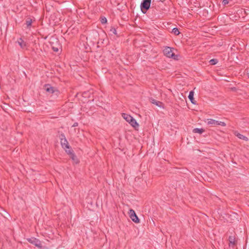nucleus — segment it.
Wrapping results in <instances>:
<instances>
[{
  "label": "nucleus",
  "instance_id": "obj_26",
  "mask_svg": "<svg viewBox=\"0 0 249 249\" xmlns=\"http://www.w3.org/2000/svg\"><path fill=\"white\" fill-rule=\"evenodd\" d=\"M248 77L249 78V74H248Z\"/></svg>",
  "mask_w": 249,
  "mask_h": 249
},
{
  "label": "nucleus",
  "instance_id": "obj_6",
  "mask_svg": "<svg viewBox=\"0 0 249 249\" xmlns=\"http://www.w3.org/2000/svg\"><path fill=\"white\" fill-rule=\"evenodd\" d=\"M129 214L130 218L133 222L136 223H139L140 222V219L133 210L130 209L129 210Z\"/></svg>",
  "mask_w": 249,
  "mask_h": 249
},
{
  "label": "nucleus",
  "instance_id": "obj_21",
  "mask_svg": "<svg viewBox=\"0 0 249 249\" xmlns=\"http://www.w3.org/2000/svg\"><path fill=\"white\" fill-rule=\"evenodd\" d=\"M60 141H62L63 140H66V138L65 136L64 133H61L60 135Z\"/></svg>",
  "mask_w": 249,
  "mask_h": 249
},
{
  "label": "nucleus",
  "instance_id": "obj_19",
  "mask_svg": "<svg viewBox=\"0 0 249 249\" xmlns=\"http://www.w3.org/2000/svg\"><path fill=\"white\" fill-rule=\"evenodd\" d=\"M109 32L111 34H112L115 35H117V31L114 27H111L110 29L109 30Z\"/></svg>",
  "mask_w": 249,
  "mask_h": 249
},
{
  "label": "nucleus",
  "instance_id": "obj_16",
  "mask_svg": "<svg viewBox=\"0 0 249 249\" xmlns=\"http://www.w3.org/2000/svg\"><path fill=\"white\" fill-rule=\"evenodd\" d=\"M65 150L66 152L70 155V156H74V152L73 150L70 149H64Z\"/></svg>",
  "mask_w": 249,
  "mask_h": 249
},
{
  "label": "nucleus",
  "instance_id": "obj_1",
  "mask_svg": "<svg viewBox=\"0 0 249 249\" xmlns=\"http://www.w3.org/2000/svg\"><path fill=\"white\" fill-rule=\"evenodd\" d=\"M123 118L128 122L130 125L134 128H136L139 126V124L131 116L126 113H123L122 115Z\"/></svg>",
  "mask_w": 249,
  "mask_h": 249
},
{
  "label": "nucleus",
  "instance_id": "obj_25",
  "mask_svg": "<svg viewBox=\"0 0 249 249\" xmlns=\"http://www.w3.org/2000/svg\"><path fill=\"white\" fill-rule=\"evenodd\" d=\"M70 157L73 160H74L75 159H76V156L75 155V154H74V156L73 157L72 156H70Z\"/></svg>",
  "mask_w": 249,
  "mask_h": 249
},
{
  "label": "nucleus",
  "instance_id": "obj_17",
  "mask_svg": "<svg viewBox=\"0 0 249 249\" xmlns=\"http://www.w3.org/2000/svg\"><path fill=\"white\" fill-rule=\"evenodd\" d=\"M218 60L217 59H214V58L211 59L209 61L210 64L212 65H214L218 63Z\"/></svg>",
  "mask_w": 249,
  "mask_h": 249
},
{
  "label": "nucleus",
  "instance_id": "obj_15",
  "mask_svg": "<svg viewBox=\"0 0 249 249\" xmlns=\"http://www.w3.org/2000/svg\"><path fill=\"white\" fill-rule=\"evenodd\" d=\"M32 23V20L30 18H28L26 19V23H25L27 28H29L31 26Z\"/></svg>",
  "mask_w": 249,
  "mask_h": 249
},
{
  "label": "nucleus",
  "instance_id": "obj_5",
  "mask_svg": "<svg viewBox=\"0 0 249 249\" xmlns=\"http://www.w3.org/2000/svg\"><path fill=\"white\" fill-rule=\"evenodd\" d=\"M44 89L46 92L50 93H55L57 96L59 93V91L56 88L51 86L50 84H45L44 85Z\"/></svg>",
  "mask_w": 249,
  "mask_h": 249
},
{
  "label": "nucleus",
  "instance_id": "obj_20",
  "mask_svg": "<svg viewBox=\"0 0 249 249\" xmlns=\"http://www.w3.org/2000/svg\"><path fill=\"white\" fill-rule=\"evenodd\" d=\"M100 20L101 23L103 24H105L107 22V19L105 17H101Z\"/></svg>",
  "mask_w": 249,
  "mask_h": 249
},
{
  "label": "nucleus",
  "instance_id": "obj_2",
  "mask_svg": "<svg viewBox=\"0 0 249 249\" xmlns=\"http://www.w3.org/2000/svg\"><path fill=\"white\" fill-rule=\"evenodd\" d=\"M173 48L170 47H166L163 50L164 54L167 57L172 58L175 60L178 59V56L175 55L173 52Z\"/></svg>",
  "mask_w": 249,
  "mask_h": 249
},
{
  "label": "nucleus",
  "instance_id": "obj_4",
  "mask_svg": "<svg viewBox=\"0 0 249 249\" xmlns=\"http://www.w3.org/2000/svg\"><path fill=\"white\" fill-rule=\"evenodd\" d=\"M207 124L212 126H216L217 125L225 126L226 125V124L223 122L216 121L212 119H207Z\"/></svg>",
  "mask_w": 249,
  "mask_h": 249
},
{
  "label": "nucleus",
  "instance_id": "obj_24",
  "mask_svg": "<svg viewBox=\"0 0 249 249\" xmlns=\"http://www.w3.org/2000/svg\"><path fill=\"white\" fill-rule=\"evenodd\" d=\"M78 123H77V122H75V123L73 124V125H72V127H76V126H78Z\"/></svg>",
  "mask_w": 249,
  "mask_h": 249
},
{
  "label": "nucleus",
  "instance_id": "obj_11",
  "mask_svg": "<svg viewBox=\"0 0 249 249\" xmlns=\"http://www.w3.org/2000/svg\"><path fill=\"white\" fill-rule=\"evenodd\" d=\"M194 92L193 90H191L189 92L188 98L190 100L191 102L194 105L196 104V101L195 100L194 98Z\"/></svg>",
  "mask_w": 249,
  "mask_h": 249
},
{
  "label": "nucleus",
  "instance_id": "obj_3",
  "mask_svg": "<svg viewBox=\"0 0 249 249\" xmlns=\"http://www.w3.org/2000/svg\"><path fill=\"white\" fill-rule=\"evenodd\" d=\"M151 0H143L141 3V9L143 14H145L150 7Z\"/></svg>",
  "mask_w": 249,
  "mask_h": 249
},
{
  "label": "nucleus",
  "instance_id": "obj_14",
  "mask_svg": "<svg viewBox=\"0 0 249 249\" xmlns=\"http://www.w3.org/2000/svg\"><path fill=\"white\" fill-rule=\"evenodd\" d=\"M236 136H237L238 138H239L240 139L244 140L245 141H248V139L246 136L243 135L242 134H241L239 133H238L237 134H236Z\"/></svg>",
  "mask_w": 249,
  "mask_h": 249
},
{
  "label": "nucleus",
  "instance_id": "obj_13",
  "mask_svg": "<svg viewBox=\"0 0 249 249\" xmlns=\"http://www.w3.org/2000/svg\"><path fill=\"white\" fill-rule=\"evenodd\" d=\"M204 129L203 128H194L193 130V132L194 133H197L199 134H202L203 132H204Z\"/></svg>",
  "mask_w": 249,
  "mask_h": 249
},
{
  "label": "nucleus",
  "instance_id": "obj_12",
  "mask_svg": "<svg viewBox=\"0 0 249 249\" xmlns=\"http://www.w3.org/2000/svg\"><path fill=\"white\" fill-rule=\"evenodd\" d=\"M17 42L22 49H24L27 46L26 43L21 38H19Z\"/></svg>",
  "mask_w": 249,
  "mask_h": 249
},
{
  "label": "nucleus",
  "instance_id": "obj_22",
  "mask_svg": "<svg viewBox=\"0 0 249 249\" xmlns=\"http://www.w3.org/2000/svg\"><path fill=\"white\" fill-rule=\"evenodd\" d=\"M229 2V0H223L222 1V4L223 5H226L228 4Z\"/></svg>",
  "mask_w": 249,
  "mask_h": 249
},
{
  "label": "nucleus",
  "instance_id": "obj_9",
  "mask_svg": "<svg viewBox=\"0 0 249 249\" xmlns=\"http://www.w3.org/2000/svg\"><path fill=\"white\" fill-rule=\"evenodd\" d=\"M61 145L64 149H70L71 146H70L67 140H63L60 141Z\"/></svg>",
  "mask_w": 249,
  "mask_h": 249
},
{
  "label": "nucleus",
  "instance_id": "obj_7",
  "mask_svg": "<svg viewBox=\"0 0 249 249\" xmlns=\"http://www.w3.org/2000/svg\"><path fill=\"white\" fill-rule=\"evenodd\" d=\"M228 240L229 242V247L233 248V249H234L235 246L237 244V241L235 240V238L234 236H230L228 238Z\"/></svg>",
  "mask_w": 249,
  "mask_h": 249
},
{
  "label": "nucleus",
  "instance_id": "obj_18",
  "mask_svg": "<svg viewBox=\"0 0 249 249\" xmlns=\"http://www.w3.org/2000/svg\"><path fill=\"white\" fill-rule=\"evenodd\" d=\"M172 33L174 34L175 35H178L180 33L178 28H174L172 29Z\"/></svg>",
  "mask_w": 249,
  "mask_h": 249
},
{
  "label": "nucleus",
  "instance_id": "obj_10",
  "mask_svg": "<svg viewBox=\"0 0 249 249\" xmlns=\"http://www.w3.org/2000/svg\"><path fill=\"white\" fill-rule=\"evenodd\" d=\"M150 102L153 104L156 105V106H157L158 107H160L163 108L164 105L161 102L157 101L156 100H155L154 99H151Z\"/></svg>",
  "mask_w": 249,
  "mask_h": 249
},
{
  "label": "nucleus",
  "instance_id": "obj_8",
  "mask_svg": "<svg viewBox=\"0 0 249 249\" xmlns=\"http://www.w3.org/2000/svg\"><path fill=\"white\" fill-rule=\"evenodd\" d=\"M27 240L29 242L34 245L36 247L38 248H41L42 247L40 241L35 238H28Z\"/></svg>",
  "mask_w": 249,
  "mask_h": 249
},
{
  "label": "nucleus",
  "instance_id": "obj_23",
  "mask_svg": "<svg viewBox=\"0 0 249 249\" xmlns=\"http://www.w3.org/2000/svg\"><path fill=\"white\" fill-rule=\"evenodd\" d=\"M52 49L55 52H58L59 50L58 48L55 47L54 46H52Z\"/></svg>",
  "mask_w": 249,
  "mask_h": 249
}]
</instances>
